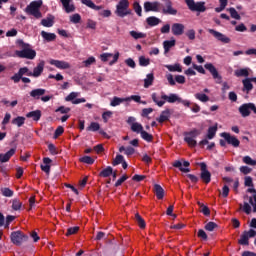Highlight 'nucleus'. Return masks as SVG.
<instances>
[{
  "label": "nucleus",
  "instance_id": "obj_1",
  "mask_svg": "<svg viewBox=\"0 0 256 256\" xmlns=\"http://www.w3.org/2000/svg\"><path fill=\"white\" fill-rule=\"evenodd\" d=\"M18 45L21 47V51L17 50L16 55L21 59H35L37 57V52L31 49V45L23 42V40L18 41Z\"/></svg>",
  "mask_w": 256,
  "mask_h": 256
},
{
  "label": "nucleus",
  "instance_id": "obj_2",
  "mask_svg": "<svg viewBox=\"0 0 256 256\" xmlns=\"http://www.w3.org/2000/svg\"><path fill=\"white\" fill-rule=\"evenodd\" d=\"M43 5V0L33 1L25 9L28 15H32L35 19H41L43 14L41 13V7Z\"/></svg>",
  "mask_w": 256,
  "mask_h": 256
},
{
  "label": "nucleus",
  "instance_id": "obj_3",
  "mask_svg": "<svg viewBox=\"0 0 256 256\" xmlns=\"http://www.w3.org/2000/svg\"><path fill=\"white\" fill-rule=\"evenodd\" d=\"M116 14L118 17H126V15H131V10H129V0H120L117 5Z\"/></svg>",
  "mask_w": 256,
  "mask_h": 256
},
{
  "label": "nucleus",
  "instance_id": "obj_4",
  "mask_svg": "<svg viewBox=\"0 0 256 256\" xmlns=\"http://www.w3.org/2000/svg\"><path fill=\"white\" fill-rule=\"evenodd\" d=\"M199 135H201V132L197 129L186 132L184 141L189 145V147H197V140L195 138L199 137Z\"/></svg>",
  "mask_w": 256,
  "mask_h": 256
},
{
  "label": "nucleus",
  "instance_id": "obj_5",
  "mask_svg": "<svg viewBox=\"0 0 256 256\" xmlns=\"http://www.w3.org/2000/svg\"><path fill=\"white\" fill-rule=\"evenodd\" d=\"M10 239L14 245L21 246L25 241H29V236L21 231H15L11 233Z\"/></svg>",
  "mask_w": 256,
  "mask_h": 256
},
{
  "label": "nucleus",
  "instance_id": "obj_6",
  "mask_svg": "<svg viewBox=\"0 0 256 256\" xmlns=\"http://www.w3.org/2000/svg\"><path fill=\"white\" fill-rule=\"evenodd\" d=\"M185 3L190 11H198L199 13H204V11H207V8L205 7V2L195 3V0H185Z\"/></svg>",
  "mask_w": 256,
  "mask_h": 256
},
{
  "label": "nucleus",
  "instance_id": "obj_7",
  "mask_svg": "<svg viewBox=\"0 0 256 256\" xmlns=\"http://www.w3.org/2000/svg\"><path fill=\"white\" fill-rule=\"evenodd\" d=\"M251 111L256 114V106L253 103H245L239 107V113L243 117H249V115H251Z\"/></svg>",
  "mask_w": 256,
  "mask_h": 256
},
{
  "label": "nucleus",
  "instance_id": "obj_8",
  "mask_svg": "<svg viewBox=\"0 0 256 256\" xmlns=\"http://www.w3.org/2000/svg\"><path fill=\"white\" fill-rule=\"evenodd\" d=\"M201 173H200V179L206 184L211 183V172L207 170V164L205 162H201L199 164Z\"/></svg>",
  "mask_w": 256,
  "mask_h": 256
},
{
  "label": "nucleus",
  "instance_id": "obj_9",
  "mask_svg": "<svg viewBox=\"0 0 256 256\" xmlns=\"http://www.w3.org/2000/svg\"><path fill=\"white\" fill-rule=\"evenodd\" d=\"M256 236V231L250 229L249 231H244L241 238L238 240L239 245H249V239Z\"/></svg>",
  "mask_w": 256,
  "mask_h": 256
},
{
  "label": "nucleus",
  "instance_id": "obj_10",
  "mask_svg": "<svg viewBox=\"0 0 256 256\" xmlns=\"http://www.w3.org/2000/svg\"><path fill=\"white\" fill-rule=\"evenodd\" d=\"M221 137L225 139L228 145H232V147H239V145L241 144V142L239 141V139H237V137L232 136L227 132L221 133Z\"/></svg>",
  "mask_w": 256,
  "mask_h": 256
},
{
  "label": "nucleus",
  "instance_id": "obj_11",
  "mask_svg": "<svg viewBox=\"0 0 256 256\" xmlns=\"http://www.w3.org/2000/svg\"><path fill=\"white\" fill-rule=\"evenodd\" d=\"M205 69L209 71L213 77V79H216V83H221V80L223 79L221 75H219V72L217 71V68L213 66L212 63H207L204 65Z\"/></svg>",
  "mask_w": 256,
  "mask_h": 256
},
{
  "label": "nucleus",
  "instance_id": "obj_12",
  "mask_svg": "<svg viewBox=\"0 0 256 256\" xmlns=\"http://www.w3.org/2000/svg\"><path fill=\"white\" fill-rule=\"evenodd\" d=\"M29 73H31V71H29V68L27 67L20 68L18 73L14 74L11 77V80L14 81V83H19L23 75H29Z\"/></svg>",
  "mask_w": 256,
  "mask_h": 256
},
{
  "label": "nucleus",
  "instance_id": "obj_13",
  "mask_svg": "<svg viewBox=\"0 0 256 256\" xmlns=\"http://www.w3.org/2000/svg\"><path fill=\"white\" fill-rule=\"evenodd\" d=\"M209 33H211V35H213L215 38L218 39V41H221L222 43H231V39L227 36H225V34L221 33V32H217L214 29H209L208 30Z\"/></svg>",
  "mask_w": 256,
  "mask_h": 256
},
{
  "label": "nucleus",
  "instance_id": "obj_14",
  "mask_svg": "<svg viewBox=\"0 0 256 256\" xmlns=\"http://www.w3.org/2000/svg\"><path fill=\"white\" fill-rule=\"evenodd\" d=\"M43 69H45V61L39 62L37 67L34 68L33 72L28 73V77H40L41 73H43Z\"/></svg>",
  "mask_w": 256,
  "mask_h": 256
},
{
  "label": "nucleus",
  "instance_id": "obj_15",
  "mask_svg": "<svg viewBox=\"0 0 256 256\" xmlns=\"http://www.w3.org/2000/svg\"><path fill=\"white\" fill-rule=\"evenodd\" d=\"M171 31L173 35H176V36L183 35V33H185V25L181 23H174L172 25Z\"/></svg>",
  "mask_w": 256,
  "mask_h": 256
},
{
  "label": "nucleus",
  "instance_id": "obj_16",
  "mask_svg": "<svg viewBox=\"0 0 256 256\" xmlns=\"http://www.w3.org/2000/svg\"><path fill=\"white\" fill-rule=\"evenodd\" d=\"M43 163L40 167L42 169V171H44V173H46V175H49V173H51V163H53V160H51V158L45 157L43 158Z\"/></svg>",
  "mask_w": 256,
  "mask_h": 256
},
{
  "label": "nucleus",
  "instance_id": "obj_17",
  "mask_svg": "<svg viewBox=\"0 0 256 256\" xmlns=\"http://www.w3.org/2000/svg\"><path fill=\"white\" fill-rule=\"evenodd\" d=\"M50 64L56 66L57 69H71V64L61 60H51Z\"/></svg>",
  "mask_w": 256,
  "mask_h": 256
},
{
  "label": "nucleus",
  "instance_id": "obj_18",
  "mask_svg": "<svg viewBox=\"0 0 256 256\" xmlns=\"http://www.w3.org/2000/svg\"><path fill=\"white\" fill-rule=\"evenodd\" d=\"M161 99H163V101H167L168 103H181V98H179L177 94H170L169 96L163 94Z\"/></svg>",
  "mask_w": 256,
  "mask_h": 256
},
{
  "label": "nucleus",
  "instance_id": "obj_19",
  "mask_svg": "<svg viewBox=\"0 0 256 256\" xmlns=\"http://www.w3.org/2000/svg\"><path fill=\"white\" fill-rule=\"evenodd\" d=\"M144 10L146 13H149V11H159V2H145Z\"/></svg>",
  "mask_w": 256,
  "mask_h": 256
},
{
  "label": "nucleus",
  "instance_id": "obj_20",
  "mask_svg": "<svg viewBox=\"0 0 256 256\" xmlns=\"http://www.w3.org/2000/svg\"><path fill=\"white\" fill-rule=\"evenodd\" d=\"M166 8H163L162 13L164 15H175L177 13V10L173 8L171 0H167L166 2Z\"/></svg>",
  "mask_w": 256,
  "mask_h": 256
},
{
  "label": "nucleus",
  "instance_id": "obj_21",
  "mask_svg": "<svg viewBox=\"0 0 256 256\" xmlns=\"http://www.w3.org/2000/svg\"><path fill=\"white\" fill-rule=\"evenodd\" d=\"M15 151V148H11L5 154H0V163H7V161H9V159L15 155Z\"/></svg>",
  "mask_w": 256,
  "mask_h": 256
},
{
  "label": "nucleus",
  "instance_id": "obj_22",
  "mask_svg": "<svg viewBox=\"0 0 256 256\" xmlns=\"http://www.w3.org/2000/svg\"><path fill=\"white\" fill-rule=\"evenodd\" d=\"M169 117H171V110L166 109L162 111L160 117L157 118L156 121H158V123H165V121H169Z\"/></svg>",
  "mask_w": 256,
  "mask_h": 256
},
{
  "label": "nucleus",
  "instance_id": "obj_23",
  "mask_svg": "<svg viewBox=\"0 0 256 256\" xmlns=\"http://www.w3.org/2000/svg\"><path fill=\"white\" fill-rule=\"evenodd\" d=\"M243 83V91H246V93H249L253 89V80L252 78H246L242 80Z\"/></svg>",
  "mask_w": 256,
  "mask_h": 256
},
{
  "label": "nucleus",
  "instance_id": "obj_24",
  "mask_svg": "<svg viewBox=\"0 0 256 256\" xmlns=\"http://www.w3.org/2000/svg\"><path fill=\"white\" fill-rule=\"evenodd\" d=\"M60 1L67 13H73V11H75V5L71 4V0H60Z\"/></svg>",
  "mask_w": 256,
  "mask_h": 256
},
{
  "label": "nucleus",
  "instance_id": "obj_25",
  "mask_svg": "<svg viewBox=\"0 0 256 256\" xmlns=\"http://www.w3.org/2000/svg\"><path fill=\"white\" fill-rule=\"evenodd\" d=\"M55 23V16L49 15L47 18L41 20V25L43 27H53Z\"/></svg>",
  "mask_w": 256,
  "mask_h": 256
},
{
  "label": "nucleus",
  "instance_id": "obj_26",
  "mask_svg": "<svg viewBox=\"0 0 256 256\" xmlns=\"http://www.w3.org/2000/svg\"><path fill=\"white\" fill-rule=\"evenodd\" d=\"M248 193H253V197H249V203L253 207V212L256 213V190L255 188H249Z\"/></svg>",
  "mask_w": 256,
  "mask_h": 256
},
{
  "label": "nucleus",
  "instance_id": "obj_27",
  "mask_svg": "<svg viewBox=\"0 0 256 256\" xmlns=\"http://www.w3.org/2000/svg\"><path fill=\"white\" fill-rule=\"evenodd\" d=\"M154 193L157 199H163V197H165V190L159 184L154 185Z\"/></svg>",
  "mask_w": 256,
  "mask_h": 256
},
{
  "label": "nucleus",
  "instance_id": "obj_28",
  "mask_svg": "<svg viewBox=\"0 0 256 256\" xmlns=\"http://www.w3.org/2000/svg\"><path fill=\"white\" fill-rule=\"evenodd\" d=\"M46 90L45 89H34L30 92V95L34 98V99H40L41 97H43V95H45Z\"/></svg>",
  "mask_w": 256,
  "mask_h": 256
},
{
  "label": "nucleus",
  "instance_id": "obj_29",
  "mask_svg": "<svg viewBox=\"0 0 256 256\" xmlns=\"http://www.w3.org/2000/svg\"><path fill=\"white\" fill-rule=\"evenodd\" d=\"M26 117L28 119L32 118L33 121H39V119H41V110L31 111V112L26 114Z\"/></svg>",
  "mask_w": 256,
  "mask_h": 256
},
{
  "label": "nucleus",
  "instance_id": "obj_30",
  "mask_svg": "<svg viewBox=\"0 0 256 256\" xmlns=\"http://www.w3.org/2000/svg\"><path fill=\"white\" fill-rule=\"evenodd\" d=\"M81 1L83 5H86V7H89L90 9H94V11H101V9H103V6H97L91 0H81Z\"/></svg>",
  "mask_w": 256,
  "mask_h": 256
},
{
  "label": "nucleus",
  "instance_id": "obj_31",
  "mask_svg": "<svg viewBox=\"0 0 256 256\" xmlns=\"http://www.w3.org/2000/svg\"><path fill=\"white\" fill-rule=\"evenodd\" d=\"M176 40L175 38H172L171 40H166L163 42V47L165 53H169L171 47H175Z\"/></svg>",
  "mask_w": 256,
  "mask_h": 256
},
{
  "label": "nucleus",
  "instance_id": "obj_32",
  "mask_svg": "<svg viewBox=\"0 0 256 256\" xmlns=\"http://www.w3.org/2000/svg\"><path fill=\"white\" fill-rule=\"evenodd\" d=\"M146 23L150 25V27H155V25H159L161 20L155 16H150L146 19Z\"/></svg>",
  "mask_w": 256,
  "mask_h": 256
},
{
  "label": "nucleus",
  "instance_id": "obj_33",
  "mask_svg": "<svg viewBox=\"0 0 256 256\" xmlns=\"http://www.w3.org/2000/svg\"><path fill=\"white\" fill-rule=\"evenodd\" d=\"M126 101H129V98L114 97L110 105L111 107H117V105H121V103H125Z\"/></svg>",
  "mask_w": 256,
  "mask_h": 256
},
{
  "label": "nucleus",
  "instance_id": "obj_34",
  "mask_svg": "<svg viewBox=\"0 0 256 256\" xmlns=\"http://www.w3.org/2000/svg\"><path fill=\"white\" fill-rule=\"evenodd\" d=\"M113 175V167L108 166L99 173V177H111Z\"/></svg>",
  "mask_w": 256,
  "mask_h": 256
},
{
  "label": "nucleus",
  "instance_id": "obj_35",
  "mask_svg": "<svg viewBox=\"0 0 256 256\" xmlns=\"http://www.w3.org/2000/svg\"><path fill=\"white\" fill-rule=\"evenodd\" d=\"M172 165L179 169V171H182V173H189L191 171L189 168H183V163L179 160H176Z\"/></svg>",
  "mask_w": 256,
  "mask_h": 256
},
{
  "label": "nucleus",
  "instance_id": "obj_36",
  "mask_svg": "<svg viewBox=\"0 0 256 256\" xmlns=\"http://www.w3.org/2000/svg\"><path fill=\"white\" fill-rule=\"evenodd\" d=\"M12 125H16L17 127H23L25 125V117L18 116L12 120Z\"/></svg>",
  "mask_w": 256,
  "mask_h": 256
},
{
  "label": "nucleus",
  "instance_id": "obj_37",
  "mask_svg": "<svg viewBox=\"0 0 256 256\" xmlns=\"http://www.w3.org/2000/svg\"><path fill=\"white\" fill-rule=\"evenodd\" d=\"M155 80V77L153 76V73H150L147 75V78L144 79V87L147 89L148 87H151L153 85V81Z\"/></svg>",
  "mask_w": 256,
  "mask_h": 256
},
{
  "label": "nucleus",
  "instance_id": "obj_38",
  "mask_svg": "<svg viewBox=\"0 0 256 256\" xmlns=\"http://www.w3.org/2000/svg\"><path fill=\"white\" fill-rule=\"evenodd\" d=\"M41 36L43 37V39H45V41H55V39H57V36L53 33H47L45 31L41 32Z\"/></svg>",
  "mask_w": 256,
  "mask_h": 256
},
{
  "label": "nucleus",
  "instance_id": "obj_39",
  "mask_svg": "<svg viewBox=\"0 0 256 256\" xmlns=\"http://www.w3.org/2000/svg\"><path fill=\"white\" fill-rule=\"evenodd\" d=\"M131 131H133V133H140L141 134L142 131H143V125L139 124V122L132 123Z\"/></svg>",
  "mask_w": 256,
  "mask_h": 256
},
{
  "label": "nucleus",
  "instance_id": "obj_40",
  "mask_svg": "<svg viewBox=\"0 0 256 256\" xmlns=\"http://www.w3.org/2000/svg\"><path fill=\"white\" fill-rule=\"evenodd\" d=\"M234 75L236 77H247L249 75V70L247 68H242V69L236 70L234 72Z\"/></svg>",
  "mask_w": 256,
  "mask_h": 256
},
{
  "label": "nucleus",
  "instance_id": "obj_41",
  "mask_svg": "<svg viewBox=\"0 0 256 256\" xmlns=\"http://www.w3.org/2000/svg\"><path fill=\"white\" fill-rule=\"evenodd\" d=\"M166 69L171 72L177 71L178 73H181L183 71V68H181L180 64H175V65H166Z\"/></svg>",
  "mask_w": 256,
  "mask_h": 256
},
{
  "label": "nucleus",
  "instance_id": "obj_42",
  "mask_svg": "<svg viewBox=\"0 0 256 256\" xmlns=\"http://www.w3.org/2000/svg\"><path fill=\"white\" fill-rule=\"evenodd\" d=\"M135 219L140 229H145L146 227L145 220L141 217V215H139V213L135 214Z\"/></svg>",
  "mask_w": 256,
  "mask_h": 256
},
{
  "label": "nucleus",
  "instance_id": "obj_43",
  "mask_svg": "<svg viewBox=\"0 0 256 256\" xmlns=\"http://www.w3.org/2000/svg\"><path fill=\"white\" fill-rule=\"evenodd\" d=\"M215 133H217V124L208 129L207 139H213V137H215Z\"/></svg>",
  "mask_w": 256,
  "mask_h": 256
},
{
  "label": "nucleus",
  "instance_id": "obj_44",
  "mask_svg": "<svg viewBox=\"0 0 256 256\" xmlns=\"http://www.w3.org/2000/svg\"><path fill=\"white\" fill-rule=\"evenodd\" d=\"M80 163H86L87 165H93L95 163V159L91 158L90 156H84L79 159Z\"/></svg>",
  "mask_w": 256,
  "mask_h": 256
},
{
  "label": "nucleus",
  "instance_id": "obj_45",
  "mask_svg": "<svg viewBox=\"0 0 256 256\" xmlns=\"http://www.w3.org/2000/svg\"><path fill=\"white\" fill-rule=\"evenodd\" d=\"M217 227H219L217 225V223L215 222H208L205 226H204V229L206 231H215V229H217Z\"/></svg>",
  "mask_w": 256,
  "mask_h": 256
},
{
  "label": "nucleus",
  "instance_id": "obj_46",
  "mask_svg": "<svg viewBox=\"0 0 256 256\" xmlns=\"http://www.w3.org/2000/svg\"><path fill=\"white\" fill-rule=\"evenodd\" d=\"M195 97L196 99H198V101H201L202 103H207V101H209V96H207L206 94L196 93Z\"/></svg>",
  "mask_w": 256,
  "mask_h": 256
},
{
  "label": "nucleus",
  "instance_id": "obj_47",
  "mask_svg": "<svg viewBox=\"0 0 256 256\" xmlns=\"http://www.w3.org/2000/svg\"><path fill=\"white\" fill-rule=\"evenodd\" d=\"M23 203H21V201H19V199H14L12 201V209L14 211H19V209H21Z\"/></svg>",
  "mask_w": 256,
  "mask_h": 256
},
{
  "label": "nucleus",
  "instance_id": "obj_48",
  "mask_svg": "<svg viewBox=\"0 0 256 256\" xmlns=\"http://www.w3.org/2000/svg\"><path fill=\"white\" fill-rule=\"evenodd\" d=\"M142 139H144V141H148L151 142L153 141V135L149 134L147 131L143 130L142 133H140Z\"/></svg>",
  "mask_w": 256,
  "mask_h": 256
},
{
  "label": "nucleus",
  "instance_id": "obj_49",
  "mask_svg": "<svg viewBox=\"0 0 256 256\" xmlns=\"http://www.w3.org/2000/svg\"><path fill=\"white\" fill-rule=\"evenodd\" d=\"M228 11H229L232 19H236L237 21H239L241 19V16L237 12V10H235V8H229Z\"/></svg>",
  "mask_w": 256,
  "mask_h": 256
},
{
  "label": "nucleus",
  "instance_id": "obj_50",
  "mask_svg": "<svg viewBox=\"0 0 256 256\" xmlns=\"http://www.w3.org/2000/svg\"><path fill=\"white\" fill-rule=\"evenodd\" d=\"M130 35L133 37V39H145L146 37L145 34L137 31H130Z\"/></svg>",
  "mask_w": 256,
  "mask_h": 256
},
{
  "label": "nucleus",
  "instance_id": "obj_51",
  "mask_svg": "<svg viewBox=\"0 0 256 256\" xmlns=\"http://www.w3.org/2000/svg\"><path fill=\"white\" fill-rule=\"evenodd\" d=\"M150 62L151 60L149 58H145V56L139 57V65H141V67H147Z\"/></svg>",
  "mask_w": 256,
  "mask_h": 256
},
{
  "label": "nucleus",
  "instance_id": "obj_52",
  "mask_svg": "<svg viewBox=\"0 0 256 256\" xmlns=\"http://www.w3.org/2000/svg\"><path fill=\"white\" fill-rule=\"evenodd\" d=\"M125 160L123 158V155L119 154L116 156V158L112 161V165L115 167L117 165H121Z\"/></svg>",
  "mask_w": 256,
  "mask_h": 256
},
{
  "label": "nucleus",
  "instance_id": "obj_53",
  "mask_svg": "<svg viewBox=\"0 0 256 256\" xmlns=\"http://www.w3.org/2000/svg\"><path fill=\"white\" fill-rule=\"evenodd\" d=\"M101 129V126L97 122H92L90 126L87 127V131H99Z\"/></svg>",
  "mask_w": 256,
  "mask_h": 256
},
{
  "label": "nucleus",
  "instance_id": "obj_54",
  "mask_svg": "<svg viewBox=\"0 0 256 256\" xmlns=\"http://www.w3.org/2000/svg\"><path fill=\"white\" fill-rule=\"evenodd\" d=\"M78 231H79V226L68 228L67 233H66V237H69L71 235H75Z\"/></svg>",
  "mask_w": 256,
  "mask_h": 256
},
{
  "label": "nucleus",
  "instance_id": "obj_55",
  "mask_svg": "<svg viewBox=\"0 0 256 256\" xmlns=\"http://www.w3.org/2000/svg\"><path fill=\"white\" fill-rule=\"evenodd\" d=\"M244 185H245V187H254L253 178L251 176H246L244 178Z\"/></svg>",
  "mask_w": 256,
  "mask_h": 256
},
{
  "label": "nucleus",
  "instance_id": "obj_56",
  "mask_svg": "<svg viewBox=\"0 0 256 256\" xmlns=\"http://www.w3.org/2000/svg\"><path fill=\"white\" fill-rule=\"evenodd\" d=\"M70 21L71 23H81V15L79 14H73L72 16H70Z\"/></svg>",
  "mask_w": 256,
  "mask_h": 256
},
{
  "label": "nucleus",
  "instance_id": "obj_57",
  "mask_svg": "<svg viewBox=\"0 0 256 256\" xmlns=\"http://www.w3.org/2000/svg\"><path fill=\"white\" fill-rule=\"evenodd\" d=\"M1 191H2V195L4 197H13V191L11 189H9V188H2Z\"/></svg>",
  "mask_w": 256,
  "mask_h": 256
},
{
  "label": "nucleus",
  "instance_id": "obj_58",
  "mask_svg": "<svg viewBox=\"0 0 256 256\" xmlns=\"http://www.w3.org/2000/svg\"><path fill=\"white\" fill-rule=\"evenodd\" d=\"M95 57L91 56L87 60L83 61L84 67H91L95 63Z\"/></svg>",
  "mask_w": 256,
  "mask_h": 256
},
{
  "label": "nucleus",
  "instance_id": "obj_59",
  "mask_svg": "<svg viewBox=\"0 0 256 256\" xmlns=\"http://www.w3.org/2000/svg\"><path fill=\"white\" fill-rule=\"evenodd\" d=\"M243 162L246 164V165H252V166H255L256 165V161L251 159V157L249 156H245L243 158Z\"/></svg>",
  "mask_w": 256,
  "mask_h": 256
},
{
  "label": "nucleus",
  "instance_id": "obj_60",
  "mask_svg": "<svg viewBox=\"0 0 256 256\" xmlns=\"http://www.w3.org/2000/svg\"><path fill=\"white\" fill-rule=\"evenodd\" d=\"M77 97H79V93H77V92H72V93H70V94L65 98V101H75V99H77Z\"/></svg>",
  "mask_w": 256,
  "mask_h": 256
},
{
  "label": "nucleus",
  "instance_id": "obj_61",
  "mask_svg": "<svg viewBox=\"0 0 256 256\" xmlns=\"http://www.w3.org/2000/svg\"><path fill=\"white\" fill-rule=\"evenodd\" d=\"M134 11H135V13H137V15L139 17H141V15H142V8H141V5H139V2H135L134 3Z\"/></svg>",
  "mask_w": 256,
  "mask_h": 256
},
{
  "label": "nucleus",
  "instance_id": "obj_62",
  "mask_svg": "<svg viewBox=\"0 0 256 256\" xmlns=\"http://www.w3.org/2000/svg\"><path fill=\"white\" fill-rule=\"evenodd\" d=\"M71 111V108H66L65 106H60L58 109H56V113H62V115H65Z\"/></svg>",
  "mask_w": 256,
  "mask_h": 256
},
{
  "label": "nucleus",
  "instance_id": "obj_63",
  "mask_svg": "<svg viewBox=\"0 0 256 256\" xmlns=\"http://www.w3.org/2000/svg\"><path fill=\"white\" fill-rule=\"evenodd\" d=\"M198 237L203 239V241H207L208 239L207 233L203 229L198 230Z\"/></svg>",
  "mask_w": 256,
  "mask_h": 256
},
{
  "label": "nucleus",
  "instance_id": "obj_64",
  "mask_svg": "<svg viewBox=\"0 0 256 256\" xmlns=\"http://www.w3.org/2000/svg\"><path fill=\"white\" fill-rule=\"evenodd\" d=\"M48 149H49L51 155H57L59 153L57 151V147H55L53 144H49Z\"/></svg>",
  "mask_w": 256,
  "mask_h": 256
}]
</instances>
